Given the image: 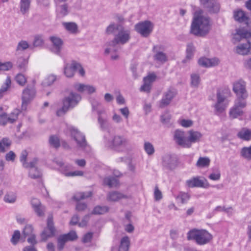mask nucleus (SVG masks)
Masks as SVG:
<instances>
[{
    "label": "nucleus",
    "mask_w": 251,
    "mask_h": 251,
    "mask_svg": "<svg viewBox=\"0 0 251 251\" xmlns=\"http://www.w3.org/2000/svg\"><path fill=\"white\" fill-rule=\"evenodd\" d=\"M209 18L202 15V11H196L191 24V32L195 35L203 36L206 35L210 29Z\"/></svg>",
    "instance_id": "nucleus-1"
},
{
    "label": "nucleus",
    "mask_w": 251,
    "mask_h": 251,
    "mask_svg": "<svg viewBox=\"0 0 251 251\" xmlns=\"http://www.w3.org/2000/svg\"><path fill=\"white\" fill-rule=\"evenodd\" d=\"M188 240H195L199 245H203L209 243L212 239V235L204 229H193L187 233Z\"/></svg>",
    "instance_id": "nucleus-2"
},
{
    "label": "nucleus",
    "mask_w": 251,
    "mask_h": 251,
    "mask_svg": "<svg viewBox=\"0 0 251 251\" xmlns=\"http://www.w3.org/2000/svg\"><path fill=\"white\" fill-rule=\"evenodd\" d=\"M80 99V97L78 95L71 93L68 97L63 100L62 107L57 110L56 115L60 117L64 115L70 107H73L76 105Z\"/></svg>",
    "instance_id": "nucleus-3"
},
{
    "label": "nucleus",
    "mask_w": 251,
    "mask_h": 251,
    "mask_svg": "<svg viewBox=\"0 0 251 251\" xmlns=\"http://www.w3.org/2000/svg\"><path fill=\"white\" fill-rule=\"evenodd\" d=\"M27 155L28 152L26 150L22 151L20 158L21 162H22L23 165L24 167L31 168L29 173V176L31 178H37L40 177L41 176V174L37 168H36L33 169L35 167L37 160L36 159H34L29 163H27L26 162Z\"/></svg>",
    "instance_id": "nucleus-4"
},
{
    "label": "nucleus",
    "mask_w": 251,
    "mask_h": 251,
    "mask_svg": "<svg viewBox=\"0 0 251 251\" xmlns=\"http://www.w3.org/2000/svg\"><path fill=\"white\" fill-rule=\"evenodd\" d=\"M35 96V90L34 86L27 85L23 91L22 109L25 110L27 105L33 99Z\"/></svg>",
    "instance_id": "nucleus-5"
},
{
    "label": "nucleus",
    "mask_w": 251,
    "mask_h": 251,
    "mask_svg": "<svg viewBox=\"0 0 251 251\" xmlns=\"http://www.w3.org/2000/svg\"><path fill=\"white\" fill-rule=\"evenodd\" d=\"M78 70L79 74L81 76L85 75V71L82 66L75 61H73L72 63L70 65L67 64L64 68V74L68 77H72L74 75L75 71Z\"/></svg>",
    "instance_id": "nucleus-6"
},
{
    "label": "nucleus",
    "mask_w": 251,
    "mask_h": 251,
    "mask_svg": "<svg viewBox=\"0 0 251 251\" xmlns=\"http://www.w3.org/2000/svg\"><path fill=\"white\" fill-rule=\"evenodd\" d=\"M26 238L27 242L32 245H35L38 243L33 227L31 225H26L22 230V238Z\"/></svg>",
    "instance_id": "nucleus-7"
},
{
    "label": "nucleus",
    "mask_w": 251,
    "mask_h": 251,
    "mask_svg": "<svg viewBox=\"0 0 251 251\" xmlns=\"http://www.w3.org/2000/svg\"><path fill=\"white\" fill-rule=\"evenodd\" d=\"M153 27V25L149 21L140 22L135 26L136 31L144 37L148 36L152 32Z\"/></svg>",
    "instance_id": "nucleus-8"
},
{
    "label": "nucleus",
    "mask_w": 251,
    "mask_h": 251,
    "mask_svg": "<svg viewBox=\"0 0 251 251\" xmlns=\"http://www.w3.org/2000/svg\"><path fill=\"white\" fill-rule=\"evenodd\" d=\"M233 90L236 94L237 97V100H244L248 97L245 83L243 81L239 80L234 83Z\"/></svg>",
    "instance_id": "nucleus-9"
},
{
    "label": "nucleus",
    "mask_w": 251,
    "mask_h": 251,
    "mask_svg": "<svg viewBox=\"0 0 251 251\" xmlns=\"http://www.w3.org/2000/svg\"><path fill=\"white\" fill-rule=\"evenodd\" d=\"M230 94V90L228 89H225L223 90H219L217 93V102L215 104V108L217 112H222L225 108L226 105L223 104V102L224 101L225 98Z\"/></svg>",
    "instance_id": "nucleus-10"
},
{
    "label": "nucleus",
    "mask_w": 251,
    "mask_h": 251,
    "mask_svg": "<svg viewBox=\"0 0 251 251\" xmlns=\"http://www.w3.org/2000/svg\"><path fill=\"white\" fill-rule=\"evenodd\" d=\"M71 136L76 142L77 145L79 147H85L87 145L86 140L85 136L77 128L73 126L69 128Z\"/></svg>",
    "instance_id": "nucleus-11"
},
{
    "label": "nucleus",
    "mask_w": 251,
    "mask_h": 251,
    "mask_svg": "<svg viewBox=\"0 0 251 251\" xmlns=\"http://www.w3.org/2000/svg\"><path fill=\"white\" fill-rule=\"evenodd\" d=\"M130 39V32L128 30H125L121 26L118 30V33L115 35L112 41L113 45L126 43Z\"/></svg>",
    "instance_id": "nucleus-12"
},
{
    "label": "nucleus",
    "mask_w": 251,
    "mask_h": 251,
    "mask_svg": "<svg viewBox=\"0 0 251 251\" xmlns=\"http://www.w3.org/2000/svg\"><path fill=\"white\" fill-rule=\"evenodd\" d=\"M174 138L176 142L183 148H189L190 143L184 131L176 130L174 133Z\"/></svg>",
    "instance_id": "nucleus-13"
},
{
    "label": "nucleus",
    "mask_w": 251,
    "mask_h": 251,
    "mask_svg": "<svg viewBox=\"0 0 251 251\" xmlns=\"http://www.w3.org/2000/svg\"><path fill=\"white\" fill-rule=\"evenodd\" d=\"M126 143L127 141L124 136L115 135L111 142V147L114 150L120 151L126 146Z\"/></svg>",
    "instance_id": "nucleus-14"
},
{
    "label": "nucleus",
    "mask_w": 251,
    "mask_h": 251,
    "mask_svg": "<svg viewBox=\"0 0 251 251\" xmlns=\"http://www.w3.org/2000/svg\"><path fill=\"white\" fill-rule=\"evenodd\" d=\"M246 105V103L244 100H237L234 106L230 110L229 112V116L231 118L234 119L237 118L239 116L243 114L242 108L245 107Z\"/></svg>",
    "instance_id": "nucleus-15"
},
{
    "label": "nucleus",
    "mask_w": 251,
    "mask_h": 251,
    "mask_svg": "<svg viewBox=\"0 0 251 251\" xmlns=\"http://www.w3.org/2000/svg\"><path fill=\"white\" fill-rule=\"evenodd\" d=\"M201 2L210 12H217L220 9V5L217 0H201Z\"/></svg>",
    "instance_id": "nucleus-16"
},
{
    "label": "nucleus",
    "mask_w": 251,
    "mask_h": 251,
    "mask_svg": "<svg viewBox=\"0 0 251 251\" xmlns=\"http://www.w3.org/2000/svg\"><path fill=\"white\" fill-rule=\"evenodd\" d=\"M176 94L175 89H169L165 94L164 97L159 102V107L160 108L164 107L168 105L171 102L172 100Z\"/></svg>",
    "instance_id": "nucleus-17"
},
{
    "label": "nucleus",
    "mask_w": 251,
    "mask_h": 251,
    "mask_svg": "<svg viewBox=\"0 0 251 251\" xmlns=\"http://www.w3.org/2000/svg\"><path fill=\"white\" fill-rule=\"evenodd\" d=\"M186 184L188 187L193 188V187H207L209 186V184L207 181L205 180V182H204L202 180L199 179L198 177H194L187 180L186 181Z\"/></svg>",
    "instance_id": "nucleus-18"
},
{
    "label": "nucleus",
    "mask_w": 251,
    "mask_h": 251,
    "mask_svg": "<svg viewBox=\"0 0 251 251\" xmlns=\"http://www.w3.org/2000/svg\"><path fill=\"white\" fill-rule=\"evenodd\" d=\"M233 17L235 21L239 23H245L247 25L250 23L249 18L246 13L241 9H237L233 12Z\"/></svg>",
    "instance_id": "nucleus-19"
},
{
    "label": "nucleus",
    "mask_w": 251,
    "mask_h": 251,
    "mask_svg": "<svg viewBox=\"0 0 251 251\" xmlns=\"http://www.w3.org/2000/svg\"><path fill=\"white\" fill-rule=\"evenodd\" d=\"M236 52L241 55H247L251 51V42L249 40H247L245 44H241L236 48Z\"/></svg>",
    "instance_id": "nucleus-20"
},
{
    "label": "nucleus",
    "mask_w": 251,
    "mask_h": 251,
    "mask_svg": "<svg viewBox=\"0 0 251 251\" xmlns=\"http://www.w3.org/2000/svg\"><path fill=\"white\" fill-rule=\"evenodd\" d=\"M129 245V238L128 236H126L121 239L119 248L113 247L111 251H128Z\"/></svg>",
    "instance_id": "nucleus-21"
},
{
    "label": "nucleus",
    "mask_w": 251,
    "mask_h": 251,
    "mask_svg": "<svg viewBox=\"0 0 251 251\" xmlns=\"http://www.w3.org/2000/svg\"><path fill=\"white\" fill-rule=\"evenodd\" d=\"M199 64L205 67H211L218 65L219 60L218 58L208 59L205 57L201 58L198 61Z\"/></svg>",
    "instance_id": "nucleus-22"
},
{
    "label": "nucleus",
    "mask_w": 251,
    "mask_h": 251,
    "mask_svg": "<svg viewBox=\"0 0 251 251\" xmlns=\"http://www.w3.org/2000/svg\"><path fill=\"white\" fill-rule=\"evenodd\" d=\"M188 142L190 143V148L192 143L199 142L202 137V134L201 132L193 130H190L188 132Z\"/></svg>",
    "instance_id": "nucleus-23"
},
{
    "label": "nucleus",
    "mask_w": 251,
    "mask_h": 251,
    "mask_svg": "<svg viewBox=\"0 0 251 251\" xmlns=\"http://www.w3.org/2000/svg\"><path fill=\"white\" fill-rule=\"evenodd\" d=\"M45 229L50 231V234H48L47 236L48 237H53L55 236L56 233V228L54 226L53 221V217L52 215L49 216L47 219V226Z\"/></svg>",
    "instance_id": "nucleus-24"
},
{
    "label": "nucleus",
    "mask_w": 251,
    "mask_h": 251,
    "mask_svg": "<svg viewBox=\"0 0 251 251\" xmlns=\"http://www.w3.org/2000/svg\"><path fill=\"white\" fill-rule=\"evenodd\" d=\"M103 183L110 188L116 187L120 185L117 177L113 176L105 177L103 180Z\"/></svg>",
    "instance_id": "nucleus-25"
},
{
    "label": "nucleus",
    "mask_w": 251,
    "mask_h": 251,
    "mask_svg": "<svg viewBox=\"0 0 251 251\" xmlns=\"http://www.w3.org/2000/svg\"><path fill=\"white\" fill-rule=\"evenodd\" d=\"M76 90L79 92H86L88 94H92L95 92V88L90 85L78 84L75 86Z\"/></svg>",
    "instance_id": "nucleus-26"
},
{
    "label": "nucleus",
    "mask_w": 251,
    "mask_h": 251,
    "mask_svg": "<svg viewBox=\"0 0 251 251\" xmlns=\"http://www.w3.org/2000/svg\"><path fill=\"white\" fill-rule=\"evenodd\" d=\"M11 140L7 138H3L0 141V151L4 152L10 148Z\"/></svg>",
    "instance_id": "nucleus-27"
},
{
    "label": "nucleus",
    "mask_w": 251,
    "mask_h": 251,
    "mask_svg": "<svg viewBox=\"0 0 251 251\" xmlns=\"http://www.w3.org/2000/svg\"><path fill=\"white\" fill-rule=\"evenodd\" d=\"M92 196V193L91 192L87 193L82 192H76L75 193L73 197V199L76 202H79L81 200L85 199Z\"/></svg>",
    "instance_id": "nucleus-28"
},
{
    "label": "nucleus",
    "mask_w": 251,
    "mask_h": 251,
    "mask_svg": "<svg viewBox=\"0 0 251 251\" xmlns=\"http://www.w3.org/2000/svg\"><path fill=\"white\" fill-rule=\"evenodd\" d=\"M210 163V160L207 157H200L197 163L196 166L198 168H205L208 167Z\"/></svg>",
    "instance_id": "nucleus-29"
},
{
    "label": "nucleus",
    "mask_w": 251,
    "mask_h": 251,
    "mask_svg": "<svg viewBox=\"0 0 251 251\" xmlns=\"http://www.w3.org/2000/svg\"><path fill=\"white\" fill-rule=\"evenodd\" d=\"M50 40L52 42L53 47L57 50V52L58 53L59 52L63 44L62 40L56 36H51L50 37Z\"/></svg>",
    "instance_id": "nucleus-30"
},
{
    "label": "nucleus",
    "mask_w": 251,
    "mask_h": 251,
    "mask_svg": "<svg viewBox=\"0 0 251 251\" xmlns=\"http://www.w3.org/2000/svg\"><path fill=\"white\" fill-rule=\"evenodd\" d=\"M238 136L241 139L249 140L251 137V130L243 128L238 133Z\"/></svg>",
    "instance_id": "nucleus-31"
},
{
    "label": "nucleus",
    "mask_w": 251,
    "mask_h": 251,
    "mask_svg": "<svg viewBox=\"0 0 251 251\" xmlns=\"http://www.w3.org/2000/svg\"><path fill=\"white\" fill-rule=\"evenodd\" d=\"M109 208L105 205H98L93 209V214H103L108 211Z\"/></svg>",
    "instance_id": "nucleus-32"
},
{
    "label": "nucleus",
    "mask_w": 251,
    "mask_h": 251,
    "mask_svg": "<svg viewBox=\"0 0 251 251\" xmlns=\"http://www.w3.org/2000/svg\"><path fill=\"white\" fill-rule=\"evenodd\" d=\"M63 25L66 29L71 33H75L77 31V26L75 23H63Z\"/></svg>",
    "instance_id": "nucleus-33"
},
{
    "label": "nucleus",
    "mask_w": 251,
    "mask_h": 251,
    "mask_svg": "<svg viewBox=\"0 0 251 251\" xmlns=\"http://www.w3.org/2000/svg\"><path fill=\"white\" fill-rule=\"evenodd\" d=\"M11 85V80L10 76H7L5 82L2 85L0 89V94L5 93L10 88Z\"/></svg>",
    "instance_id": "nucleus-34"
},
{
    "label": "nucleus",
    "mask_w": 251,
    "mask_h": 251,
    "mask_svg": "<svg viewBox=\"0 0 251 251\" xmlns=\"http://www.w3.org/2000/svg\"><path fill=\"white\" fill-rule=\"evenodd\" d=\"M33 209L38 216H44L46 209L44 205H33Z\"/></svg>",
    "instance_id": "nucleus-35"
},
{
    "label": "nucleus",
    "mask_w": 251,
    "mask_h": 251,
    "mask_svg": "<svg viewBox=\"0 0 251 251\" xmlns=\"http://www.w3.org/2000/svg\"><path fill=\"white\" fill-rule=\"evenodd\" d=\"M16 82L20 85L24 86L27 82V78L22 74H17L15 78Z\"/></svg>",
    "instance_id": "nucleus-36"
},
{
    "label": "nucleus",
    "mask_w": 251,
    "mask_h": 251,
    "mask_svg": "<svg viewBox=\"0 0 251 251\" xmlns=\"http://www.w3.org/2000/svg\"><path fill=\"white\" fill-rule=\"evenodd\" d=\"M57 249L59 251H61L63 249L64 246L68 241L64 236L62 234L58 236L57 239Z\"/></svg>",
    "instance_id": "nucleus-37"
},
{
    "label": "nucleus",
    "mask_w": 251,
    "mask_h": 251,
    "mask_svg": "<svg viewBox=\"0 0 251 251\" xmlns=\"http://www.w3.org/2000/svg\"><path fill=\"white\" fill-rule=\"evenodd\" d=\"M49 143L51 146L56 149L60 146L59 139L55 135H51L50 137Z\"/></svg>",
    "instance_id": "nucleus-38"
},
{
    "label": "nucleus",
    "mask_w": 251,
    "mask_h": 251,
    "mask_svg": "<svg viewBox=\"0 0 251 251\" xmlns=\"http://www.w3.org/2000/svg\"><path fill=\"white\" fill-rule=\"evenodd\" d=\"M241 154L243 157L247 159H251V146L249 147L243 148Z\"/></svg>",
    "instance_id": "nucleus-39"
},
{
    "label": "nucleus",
    "mask_w": 251,
    "mask_h": 251,
    "mask_svg": "<svg viewBox=\"0 0 251 251\" xmlns=\"http://www.w3.org/2000/svg\"><path fill=\"white\" fill-rule=\"evenodd\" d=\"M178 202L182 203L187 202L190 199V195L188 193H181L177 197Z\"/></svg>",
    "instance_id": "nucleus-40"
},
{
    "label": "nucleus",
    "mask_w": 251,
    "mask_h": 251,
    "mask_svg": "<svg viewBox=\"0 0 251 251\" xmlns=\"http://www.w3.org/2000/svg\"><path fill=\"white\" fill-rule=\"evenodd\" d=\"M123 197V196L121 193L117 192H113L109 193L108 199L111 201H117Z\"/></svg>",
    "instance_id": "nucleus-41"
},
{
    "label": "nucleus",
    "mask_w": 251,
    "mask_h": 251,
    "mask_svg": "<svg viewBox=\"0 0 251 251\" xmlns=\"http://www.w3.org/2000/svg\"><path fill=\"white\" fill-rule=\"evenodd\" d=\"M30 1L29 0H21L20 2L21 11L25 13L29 9Z\"/></svg>",
    "instance_id": "nucleus-42"
},
{
    "label": "nucleus",
    "mask_w": 251,
    "mask_h": 251,
    "mask_svg": "<svg viewBox=\"0 0 251 251\" xmlns=\"http://www.w3.org/2000/svg\"><path fill=\"white\" fill-rule=\"evenodd\" d=\"M156 77L157 76L154 73H150L146 76L144 77L143 81H146L152 85V83L156 80Z\"/></svg>",
    "instance_id": "nucleus-43"
},
{
    "label": "nucleus",
    "mask_w": 251,
    "mask_h": 251,
    "mask_svg": "<svg viewBox=\"0 0 251 251\" xmlns=\"http://www.w3.org/2000/svg\"><path fill=\"white\" fill-rule=\"evenodd\" d=\"M20 113L19 110L15 109L10 115L8 117L9 123H13L18 119V116Z\"/></svg>",
    "instance_id": "nucleus-44"
},
{
    "label": "nucleus",
    "mask_w": 251,
    "mask_h": 251,
    "mask_svg": "<svg viewBox=\"0 0 251 251\" xmlns=\"http://www.w3.org/2000/svg\"><path fill=\"white\" fill-rule=\"evenodd\" d=\"M16 196L13 192L8 193L4 197V201L6 202L13 203L15 201Z\"/></svg>",
    "instance_id": "nucleus-45"
},
{
    "label": "nucleus",
    "mask_w": 251,
    "mask_h": 251,
    "mask_svg": "<svg viewBox=\"0 0 251 251\" xmlns=\"http://www.w3.org/2000/svg\"><path fill=\"white\" fill-rule=\"evenodd\" d=\"M68 241H74L77 239L78 237L75 231L72 230L67 234H63Z\"/></svg>",
    "instance_id": "nucleus-46"
},
{
    "label": "nucleus",
    "mask_w": 251,
    "mask_h": 251,
    "mask_svg": "<svg viewBox=\"0 0 251 251\" xmlns=\"http://www.w3.org/2000/svg\"><path fill=\"white\" fill-rule=\"evenodd\" d=\"M68 241H74L77 239L78 237L75 231L72 230L67 234H63Z\"/></svg>",
    "instance_id": "nucleus-47"
},
{
    "label": "nucleus",
    "mask_w": 251,
    "mask_h": 251,
    "mask_svg": "<svg viewBox=\"0 0 251 251\" xmlns=\"http://www.w3.org/2000/svg\"><path fill=\"white\" fill-rule=\"evenodd\" d=\"M215 211H223L225 213L230 214L232 213V208L230 206H227L226 207L225 205L223 206H217L215 210Z\"/></svg>",
    "instance_id": "nucleus-48"
},
{
    "label": "nucleus",
    "mask_w": 251,
    "mask_h": 251,
    "mask_svg": "<svg viewBox=\"0 0 251 251\" xmlns=\"http://www.w3.org/2000/svg\"><path fill=\"white\" fill-rule=\"evenodd\" d=\"M12 66L13 64L10 61L5 62L3 63L0 62V71H8L12 68Z\"/></svg>",
    "instance_id": "nucleus-49"
},
{
    "label": "nucleus",
    "mask_w": 251,
    "mask_h": 251,
    "mask_svg": "<svg viewBox=\"0 0 251 251\" xmlns=\"http://www.w3.org/2000/svg\"><path fill=\"white\" fill-rule=\"evenodd\" d=\"M20 237L21 233L20 231L18 230H15L12 235V238L11 239V242L14 245H16L18 243Z\"/></svg>",
    "instance_id": "nucleus-50"
},
{
    "label": "nucleus",
    "mask_w": 251,
    "mask_h": 251,
    "mask_svg": "<svg viewBox=\"0 0 251 251\" xmlns=\"http://www.w3.org/2000/svg\"><path fill=\"white\" fill-rule=\"evenodd\" d=\"M144 149L149 155L152 154L154 152V149L152 145L149 142L145 143Z\"/></svg>",
    "instance_id": "nucleus-51"
},
{
    "label": "nucleus",
    "mask_w": 251,
    "mask_h": 251,
    "mask_svg": "<svg viewBox=\"0 0 251 251\" xmlns=\"http://www.w3.org/2000/svg\"><path fill=\"white\" fill-rule=\"evenodd\" d=\"M154 59L163 63L166 61L167 57L165 53L162 52H158L154 55Z\"/></svg>",
    "instance_id": "nucleus-52"
},
{
    "label": "nucleus",
    "mask_w": 251,
    "mask_h": 251,
    "mask_svg": "<svg viewBox=\"0 0 251 251\" xmlns=\"http://www.w3.org/2000/svg\"><path fill=\"white\" fill-rule=\"evenodd\" d=\"M179 124L183 127H189L191 126L193 122L191 120H186V119H182L179 120L178 121Z\"/></svg>",
    "instance_id": "nucleus-53"
},
{
    "label": "nucleus",
    "mask_w": 251,
    "mask_h": 251,
    "mask_svg": "<svg viewBox=\"0 0 251 251\" xmlns=\"http://www.w3.org/2000/svg\"><path fill=\"white\" fill-rule=\"evenodd\" d=\"M191 84L194 86H198L200 82V78L199 75L196 74H192L191 76Z\"/></svg>",
    "instance_id": "nucleus-54"
},
{
    "label": "nucleus",
    "mask_w": 251,
    "mask_h": 251,
    "mask_svg": "<svg viewBox=\"0 0 251 251\" xmlns=\"http://www.w3.org/2000/svg\"><path fill=\"white\" fill-rule=\"evenodd\" d=\"M84 173L81 171H75L74 172H70L66 173L65 176L67 177H73L75 176H82Z\"/></svg>",
    "instance_id": "nucleus-55"
},
{
    "label": "nucleus",
    "mask_w": 251,
    "mask_h": 251,
    "mask_svg": "<svg viewBox=\"0 0 251 251\" xmlns=\"http://www.w3.org/2000/svg\"><path fill=\"white\" fill-rule=\"evenodd\" d=\"M9 123L8 117L5 113H3L0 115V125L2 126L5 125Z\"/></svg>",
    "instance_id": "nucleus-56"
},
{
    "label": "nucleus",
    "mask_w": 251,
    "mask_h": 251,
    "mask_svg": "<svg viewBox=\"0 0 251 251\" xmlns=\"http://www.w3.org/2000/svg\"><path fill=\"white\" fill-rule=\"evenodd\" d=\"M151 85L150 83H147L146 81H144L143 84L140 87V91L141 92H146L147 93H149L151 91Z\"/></svg>",
    "instance_id": "nucleus-57"
},
{
    "label": "nucleus",
    "mask_w": 251,
    "mask_h": 251,
    "mask_svg": "<svg viewBox=\"0 0 251 251\" xmlns=\"http://www.w3.org/2000/svg\"><path fill=\"white\" fill-rule=\"evenodd\" d=\"M48 234H50V231L44 228V230L40 233V242H46L49 238L52 237L47 236Z\"/></svg>",
    "instance_id": "nucleus-58"
},
{
    "label": "nucleus",
    "mask_w": 251,
    "mask_h": 251,
    "mask_svg": "<svg viewBox=\"0 0 251 251\" xmlns=\"http://www.w3.org/2000/svg\"><path fill=\"white\" fill-rule=\"evenodd\" d=\"M120 27L121 26H116L114 24H111L107 27L106 32L108 34L113 33L115 30H118Z\"/></svg>",
    "instance_id": "nucleus-59"
},
{
    "label": "nucleus",
    "mask_w": 251,
    "mask_h": 251,
    "mask_svg": "<svg viewBox=\"0 0 251 251\" xmlns=\"http://www.w3.org/2000/svg\"><path fill=\"white\" fill-rule=\"evenodd\" d=\"M44 43L43 39L42 37L39 35L35 37L34 41L33 42V45L35 47L42 46Z\"/></svg>",
    "instance_id": "nucleus-60"
},
{
    "label": "nucleus",
    "mask_w": 251,
    "mask_h": 251,
    "mask_svg": "<svg viewBox=\"0 0 251 251\" xmlns=\"http://www.w3.org/2000/svg\"><path fill=\"white\" fill-rule=\"evenodd\" d=\"M154 199L157 201L160 200L162 198V193L159 190L157 186H155L154 188Z\"/></svg>",
    "instance_id": "nucleus-61"
},
{
    "label": "nucleus",
    "mask_w": 251,
    "mask_h": 251,
    "mask_svg": "<svg viewBox=\"0 0 251 251\" xmlns=\"http://www.w3.org/2000/svg\"><path fill=\"white\" fill-rule=\"evenodd\" d=\"M16 157V154L13 151H10L5 155V159L6 161H14Z\"/></svg>",
    "instance_id": "nucleus-62"
},
{
    "label": "nucleus",
    "mask_w": 251,
    "mask_h": 251,
    "mask_svg": "<svg viewBox=\"0 0 251 251\" xmlns=\"http://www.w3.org/2000/svg\"><path fill=\"white\" fill-rule=\"evenodd\" d=\"M92 238L93 233L92 232H88L84 235L82 238V242L84 243H89L91 241Z\"/></svg>",
    "instance_id": "nucleus-63"
},
{
    "label": "nucleus",
    "mask_w": 251,
    "mask_h": 251,
    "mask_svg": "<svg viewBox=\"0 0 251 251\" xmlns=\"http://www.w3.org/2000/svg\"><path fill=\"white\" fill-rule=\"evenodd\" d=\"M194 50V47L192 44H190L187 45L186 52H187V57L190 58L193 55V52Z\"/></svg>",
    "instance_id": "nucleus-64"
}]
</instances>
